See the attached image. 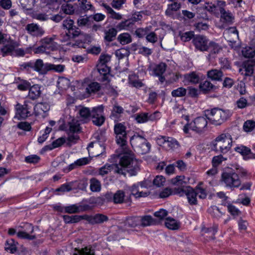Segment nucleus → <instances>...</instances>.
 I'll return each mask as SVG.
<instances>
[{
	"mask_svg": "<svg viewBox=\"0 0 255 255\" xmlns=\"http://www.w3.org/2000/svg\"><path fill=\"white\" fill-rule=\"evenodd\" d=\"M78 206L76 204L71 205L64 207L65 212L69 214L79 213V211H78Z\"/></svg>",
	"mask_w": 255,
	"mask_h": 255,
	"instance_id": "e2e57ef3",
	"label": "nucleus"
},
{
	"mask_svg": "<svg viewBox=\"0 0 255 255\" xmlns=\"http://www.w3.org/2000/svg\"><path fill=\"white\" fill-rule=\"evenodd\" d=\"M225 2L224 1H218L217 5L216 7L217 10L220 11L221 13V18L224 22L231 23L234 20L233 14L229 10H226L223 7L225 5Z\"/></svg>",
	"mask_w": 255,
	"mask_h": 255,
	"instance_id": "9b49d317",
	"label": "nucleus"
},
{
	"mask_svg": "<svg viewBox=\"0 0 255 255\" xmlns=\"http://www.w3.org/2000/svg\"><path fill=\"white\" fill-rule=\"evenodd\" d=\"M111 170H114V171L117 173H123V170L120 169L118 165H115L114 164H106L99 169V174L102 176H104Z\"/></svg>",
	"mask_w": 255,
	"mask_h": 255,
	"instance_id": "4be33fe9",
	"label": "nucleus"
},
{
	"mask_svg": "<svg viewBox=\"0 0 255 255\" xmlns=\"http://www.w3.org/2000/svg\"><path fill=\"white\" fill-rule=\"evenodd\" d=\"M201 80L200 74L195 72H192L184 75V82L187 84H197Z\"/></svg>",
	"mask_w": 255,
	"mask_h": 255,
	"instance_id": "6ab92c4d",
	"label": "nucleus"
},
{
	"mask_svg": "<svg viewBox=\"0 0 255 255\" xmlns=\"http://www.w3.org/2000/svg\"><path fill=\"white\" fill-rule=\"evenodd\" d=\"M100 89V86L97 82H93L90 84L86 89V92L89 93H94Z\"/></svg>",
	"mask_w": 255,
	"mask_h": 255,
	"instance_id": "8fccbe9b",
	"label": "nucleus"
},
{
	"mask_svg": "<svg viewBox=\"0 0 255 255\" xmlns=\"http://www.w3.org/2000/svg\"><path fill=\"white\" fill-rule=\"evenodd\" d=\"M187 90L185 88L180 87L174 90L171 92V95L173 97H182L186 95Z\"/></svg>",
	"mask_w": 255,
	"mask_h": 255,
	"instance_id": "de8ad7c7",
	"label": "nucleus"
},
{
	"mask_svg": "<svg viewBox=\"0 0 255 255\" xmlns=\"http://www.w3.org/2000/svg\"><path fill=\"white\" fill-rule=\"evenodd\" d=\"M27 226H28L29 228L31 229V230L30 232V234H34L33 235H30L29 234H27L25 232H18L17 233V236L18 238L21 239H27L30 240H32L40 236V234H39V229L38 227H34L32 226L30 224H27Z\"/></svg>",
	"mask_w": 255,
	"mask_h": 255,
	"instance_id": "4468645a",
	"label": "nucleus"
},
{
	"mask_svg": "<svg viewBox=\"0 0 255 255\" xmlns=\"http://www.w3.org/2000/svg\"><path fill=\"white\" fill-rule=\"evenodd\" d=\"M41 95L40 87L38 85H34L29 88L28 97L34 100L38 98Z\"/></svg>",
	"mask_w": 255,
	"mask_h": 255,
	"instance_id": "a878e982",
	"label": "nucleus"
},
{
	"mask_svg": "<svg viewBox=\"0 0 255 255\" xmlns=\"http://www.w3.org/2000/svg\"><path fill=\"white\" fill-rule=\"evenodd\" d=\"M97 67L98 71L103 76V81L108 80V75L110 72V68L107 65H103L102 64H98Z\"/></svg>",
	"mask_w": 255,
	"mask_h": 255,
	"instance_id": "bb28decb",
	"label": "nucleus"
},
{
	"mask_svg": "<svg viewBox=\"0 0 255 255\" xmlns=\"http://www.w3.org/2000/svg\"><path fill=\"white\" fill-rule=\"evenodd\" d=\"M166 227L170 230L178 229L179 224L175 219L172 218H167L165 222Z\"/></svg>",
	"mask_w": 255,
	"mask_h": 255,
	"instance_id": "2f4dec72",
	"label": "nucleus"
},
{
	"mask_svg": "<svg viewBox=\"0 0 255 255\" xmlns=\"http://www.w3.org/2000/svg\"><path fill=\"white\" fill-rule=\"evenodd\" d=\"M19 2L23 9L27 10H31L34 3L36 2V0H19Z\"/></svg>",
	"mask_w": 255,
	"mask_h": 255,
	"instance_id": "ea45409f",
	"label": "nucleus"
},
{
	"mask_svg": "<svg viewBox=\"0 0 255 255\" xmlns=\"http://www.w3.org/2000/svg\"><path fill=\"white\" fill-rule=\"evenodd\" d=\"M92 15L86 17H81L78 19L77 23L79 26H87L90 27L91 25V22L90 18Z\"/></svg>",
	"mask_w": 255,
	"mask_h": 255,
	"instance_id": "bf43d9fd",
	"label": "nucleus"
},
{
	"mask_svg": "<svg viewBox=\"0 0 255 255\" xmlns=\"http://www.w3.org/2000/svg\"><path fill=\"white\" fill-rule=\"evenodd\" d=\"M235 150L244 156L249 155V157H250L252 155L251 150L249 148L244 145L236 147L235 148Z\"/></svg>",
	"mask_w": 255,
	"mask_h": 255,
	"instance_id": "c03bdc74",
	"label": "nucleus"
},
{
	"mask_svg": "<svg viewBox=\"0 0 255 255\" xmlns=\"http://www.w3.org/2000/svg\"><path fill=\"white\" fill-rule=\"evenodd\" d=\"M180 8V4L177 2H174L173 3L168 4V8L166 9L165 13L167 15H171L172 13V11H177Z\"/></svg>",
	"mask_w": 255,
	"mask_h": 255,
	"instance_id": "4d7b16f0",
	"label": "nucleus"
},
{
	"mask_svg": "<svg viewBox=\"0 0 255 255\" xmlns=\"http://www.w3.org/2000/svg\"><path fill=\"white\" fill-rule=\"evenodd\" d=\"M117 30L115 28H111L108 30L105 31L104 39L108 42H111L115 38Z\"/></svg>",
	"mask_w": 255,
	"mask_h": 255,
	"instance_id": "c85d7f7f",
	"label": "nucleus"
},
{
	"mask_svg": "<svg viewBox=\"0 0 255 255\" xmlns=\"http://www.w3.org/2000/svg\"><path fill=\"white\" fill-rule=\"evenodd\" d=\"M255 66V60H252L248 61L245 64L244 68L245 71V75L250 76L254 72V67Z\"/></svg>",
	"mask_w": 255,
	"mask_h": 255,
	"instance_id": "473e14b6",
	"label": "nucleus"
},
{
	"mask_svg": "<svg viewBox=\"0 0 255 255\" xmlns=\"http://www.w3.org/2000/svg\"><path fill=\"white\" fill-rule=\"evenodd\" d=\"M0 44L3 45L0 49L3 56L11 54L14 49L18 45V43L11 39L8 35L3 34L1 32H0Z\"/></svg>",
	"mask_w": 255,
	"mask_h": 255,
	"instance_id": "39448f33",
	"label": "nucleus"
},
{
	"mask_svg": "<svg viewBox=\"0 0 255 255\" xmlns=\"http://www.w3.org/2000/svg\"><path fill=\"white\" fill-rule=\"evenodd\" d=\"M140 222V219L137 217H129L127 219L125 224L129 227H134L137 226Z\"/></svg>",
	"mask_w": 255,
	"mask_h": 255,
	"instance_id": "a18cd8bd",
	"label": "nucleus"
},
{
	"mask_svg": "<svg viewBox=\"0 0 255 255\" xmlns=\"http://www.w3.org/2000/svg\"><path fill=\"white\" fill-rule=\"evenodd\" d=\"M165 181V178L162 176H156L153 181V184L157 187H160L163 185Z\"/></svg>",
	"mask_w": 255,
	"mask_h": 255,
	"instance_id": "69168bd1",
	"label": "nucleus"
},
{
	"mask_svg": "<svg viewBox=\"0 0 255 255\" xmlns=\"http://www.w3.org/2000/svg\"><path fill=\"white\" fill-rule=\"evenodd\" d=\"M78 113L80 117L83 119H88L92 115V110L90 111L88 108L84 107L79 109Z\"/></svg>",
	"mask_w": 255,
	"mask_h": 255,
	"instance_id": "79ce46f5",
	"label": "nucleus"
},
{
	"mask_svg": "<svg viewBox=\"0 0 255 255\" xmlns=\"http://www.w3.org/2000/svg\"><path fill=\"white\" fill-rule=\"evenodd\" d=\"M255 128V122L253 120H248L245 122L243 129L246 132H251Z\"/></svg>",
	"mask_w": 255,
	"mask_h": 255,
	"instance_id": "13d9d810",
	"label": "nucleus"
},
{
	"mask_svg": "<svg viewBox=\"0 0 255 255\" xmlns=\"http://www.w3.org/2000/svg\"><path fill=\"white\" fill-rule=\"evenodd\" d=\"M140 222L142 226H147L155 224V220L150 216H145L140 219Z\"/></svg>",
	"mask_w": 255,
	"mask_h": 255,
	"instance_id": "a19ab883",
	"label": "nucleus"
},
{
	"mask_svg": "<svg viewBox=\"0 0 255 255\" xmlns=\"http://www.w3.org/2000/svg\"><path fill=\"white\" fill-rule=\"evenodd\" d=\"M104 107L99 106L92 108V118L93 124L97 126H101L105 122V117L102 115Z\"/></svg>",
	"mask_w": 255,
	"mask_h": 255,
	"instance_id": "9d476101",
	"label": "nucleus"
},
{
	"mask_svg": "<svg viewBox=\"0 0 255 255\" xmlns=\"http://www.w3.org/2000/svg\"><path fill=\"white\" fill-rule=\"evenodd\" d=\"M74 21L71 19H66L63 21V27L67 29L69 33L74 30Z\"/></svg>",
	"mask_w": 255,
	"mask_h": 255,
	"instance_id": "680f3d73",
	"label": "nucleus"
},
{
	"mask_svg": "<svg viewBox=\"0 0 255 255\" xmlns=\"http://www.w3.org/2000/svg\"><path fill=\"white\" fill-rule=\"evenodd\" d=\"M130 144L140 154L148 153L150 149V144L143 136L134 134L130 139Z\"/></svg>",
	"mask_w": 255,
	"mask_h": 255,
	"instance_id": "7ed1b4c3",
	"label": "nucleus"
},
{
	"mask_svg": "<svg viewBox=\"0 0 255 255\" xmlns=\"http://www.w3.org/2000/svg\"><path fill=\"white\" fill-rule=\"evenodd\" d=\"M222 179L226 185L231 187H238L241 185L239 176L235 173H224Z\"/></svg>",
	"mask_w": 255,
	"mask_h": 255,
	"instance_id": "1a4fd4ad",
	"label": "nucleus"
},
{
	"mask_svg": "<svg viewBox=\"0 0 255 255\" xmlns=\"http://www.w3.org/2000/svg\"><path fill=\"white\" fill-rule=\"evenodd\" d=\"M31 103L28 102H25L24 105H21L17 104L16 105L15 109L16 111V116L14 118H18L17 115L19 117L25 119L31 115V108L32 107Z\"/></svg>",
	"mask_w": 255,
	"mask_h": 255,
	"instance_id": "f8f14e48",
	"label": "nucleus"
},
{
	"mask_svg": "<svg viewBox=\"0 0 255 255\" xmlns=\"http://www.w3.org/2000/svg\"><path fill=\"white\" fill-rule=\"evenodd\" d=\"M79 215H74V216H69V215H64L63 216L64 221L66 223H76L79 222Z\"/></svg>",
	"mask_w": 255,
	"mask_h": 255,
	"instance_id": "052dcab7",
	"label": "nucleus"
},
{
	"mask_svg": "<svg viewBox=\"0 0 255 255\" xmlns=\"http://www.w3.org/2000/svg\"><path fill=\"white\" fill-rule=\"evenodd\" d=\"M129 83L133 87L136 88H140L143 86V83L138 79V77L135 74H131L128 77Z\"/></svg>",
	"mask_w": 255,
	"mask_h": 255,
	"instance_id": "72a5a7b5",
	"label": "nucleus"
},
{
	"mask_svg": "<svg viewBox=\"0 0 255 255\" xmlns=\"http://www.w3.org/2000/svg\"><path fill=\"white\" fill-rule=\"evenodd\" d=\"M243 55L246 58H252L255 55V50L251 47H246L243 49Z\"/></svg>",
	"mask_w": 255,
	"mask_h": 255,
	"instance_id": "603ef678",
	"label": "nucleus"
},
{
	"mask_svg": "<svg viewBox=\"0 0 255 255\" xmlns=\"http://www.w3.org/2000/svg\"><path fill=\"white\" fill-rule=\"evenodd\" d=\"M183 193H185L187 196L188 201L191 205L197 204V193L195 192L191 187H188Z\"/></svg>",
	"mask_w": 255,
	"mask_h": 255,
	"instance_id": "412c9836",
	"label": "nucleus"
},
{
	"mask_svg": "<svg viewBox=\"0 0 255 255\" xmlns=\"http://www.w3.org/2000/svg\"><path fill=\"white\" fill-rule=\"evenodd\" d=\"M135 120L138 123H144L147 122V113H141L136 115Z\"/></svg>",
	"mask_w": 255,
	"mask_h": 255,
	"instance_id": "0e129e2a",
	"label": "nucleus"
},
{
	"mask_svg": "<svg viewBox=\"0 0 255 255\" xmlns=\"http://www.w3.org/2000/svg\"><path fill=\"white\" fill-rule=\"evenodd\" d=\"M179 35L181 40L183 42H187L193 38L195 36L193 31H188L184 33L180 32Z\"/></svg>",
	"mask_w": 255,
	"mask_h": 255,
	"instance_id": "3c124183",
	"label": "nucleus"
},
{
	"mask_svg": "<svg viewBox=\"0 0 255 255\" xmlns=\"http://www.w3.org/2000/svg\"><path fill=\"white\" fill-rule=\"evenodd\" d=\"M133 25V20L132 19H128L122 21L117 25V28L121 29H128L131 28Z\"/></svg>",
	"mask_w": 255,
	"mask_h": 255,
	"instance_id": "58836bf2",
	"label": "nucleus"
},
{
	"mask_svg": "<svg viewBox=\"0 0 255 255\" xmlns=\"http://www.w3.org/2000/svg\"><path fill=\"white\" fill-rule=\"evenodd\" d=\"M118 40L122 44L125 45L131 42V37L128 33H124L118 36Z\"/></svg>",
	"mask_w": 255,
	"mask_h": 255,
	"instance_id": "e433bc0d",
	"label": "nucleus"
},
{
	"mask_svg": "<svg viewBox=\"0 0 255 255\" xmlns=\"http://www.w3.org/2000/svg\"><path fill=\"white\" fill-rule=\"evenodd\" d=\"M25 29L32 36L41 37L45 33V31L43 28L36 23H32L27 24L25 26Z\"/></svg>",
	"mask_w": 255,
	"mask_h": 255,
	"instance_id": "2eb2a0df",
	"label": "nucleus"
},
{
	"mask_svg": "<svg viewBox=\"0 0 255 255\" xmlns=\"http://www.w3.org/2000/svg\"><path fill=\"white\" fill-rule=\"evenodd\" d=\"M218 226L217 225L214 226L211 228H206V227H202V235L206 238L214 239V235L217 231Z\"/></svg>",
	"mask_w": 255,
	"mask_h": 255,
	"instance_id": "cd10ccee",
	"label": "nucleus"
},
{
	"mask_svg": "<svg viewBox=\"0 0 255 255\" xmlns=\"http://www.w3.org/2000/svg\"><path fill=\"white\" fill-rule=\"evenodd\" d=\"M68 130L70 132L74 133L80 130V124L77 120L73 119L68 123Z\"/></svg>",
	"mask_w": 255,
	"mask_h": 255,
	"instance_id": "c756f323",
	"label": "nucleus"
},
{
	"mask_svg": "<svg viewBox=\"0 0 255 255\" xmlns=\"http://www.w3.org/2000/svg\"><path fill=\"white\" fill-rule=\"evenodd\" d=\"M207 121L204 117H199L194 119L189 123L186 124L183 128V131L185 133H189L191 129L198 133L203 132L206 128Z\"/></svg>",
	"mask_w": 255,
	"mask_h": 255,
	"instance_id": "20e7f679",
	"label": "nucleus"
},
{
	"mask_svg": "<svg viewBox=\"0 0 255 255\" xmlns=\"http://www.w3.org/2000/svg\"><path fill=\"white\" fill-rule=\"evenodd\" d=\"M207 77L213 81H221L223 73L221 70L212 69L207 72Z\"/></svg>",
	"mask_w": 255,
	"mask_h": 255,
	"instance_id": "393cba45",
	"label": "nucleus"
},
{
	"mask_svg": "<svg viewBox=\"0 0 255 255\" xmlns=\"http://www.w3.org/2000/svg\"><path fill=\"white\" fill-rule=\"evenodd\" d=\"M199 88L204 93H207L213 89L215 88V86L210 81H205L203 83H200Z\"/></svg>",
	"mask_w": 255,
	"mask_h": 255,
	"instance_id": "4c0bfd02",
	"label": "nucleus"
},
{
	"mask_svg": "<svg viewBox=\"0 0 255 255\" xmlns=\"http://www.w3.org/2000/svg\"><path fill=\"white\" fill-rule=\"evenodd\" d=\"M95 248V247L89 245L81 249H76L73 255H96Z\"/></svg>",
	"mask_w": 255,
	"mask_h": 255,
	"instance_id": "5701e85b",
	"label": "nucleus"
},
{
	"mask_svg": "<svg viewBox=\"0 0 255 255\" xmlns=\"http://www.w3.org/2000/svg\"><path fill=\"white\" fill-rule=\"evenodd\" d=\"M185 178L183 176H177L171 179V183L174 185L178 186L173 189L174 194H181L186 190L189 186H187L186 182L184 181Z\"/></svg>",
	"mask_w": 255,
	"mask_h": 255,
	"instance_id": "ddd939ff",
	"label": "nucleus"
},
{
	"mask_svg": "<svg viewBox=\"0 0 255 255\" xmlns=\"http://www.w3.org/2000/svg\"><path fill=\"white\" fill-rule=\"evenodd\" d=\"M193 43L196 49L202 51H207L209 49L208 39L205 36L197 35L193 39Z\"/></svg>",
	"mask_w": 255,
	"mask_h": 255,
	"instance_id": "6e6552de",
	"label": "nucleus"
},
{
	"mask_svg": "<svg viewBox=\"0 0 255 255\" xmlns=\"http://www.w3.org/2000/svg\"><path fill=\"white\" fill-rule=\"evenodd\" d=\"M77 5L78 9L76 13L85 12L90 10H94V7L87 0H78Z\"/></svg>",
	"mask_w": 255,
	"mask_h": 255,
	"instance_id": "a211bd4d",
	"label": "nucleus"
},
{
	"mask_svg": "<svg viewBox=\"0 0 255 255\" xmlns=\"http://www.w3.org/2000/svg\"><path fill=\"white\" fill-rule=\"evenodd\" d=\"M148 31H149V29L147 28H139L135 30V33L137 37H138L139 38H142L147 35Z\"/></svg>",
	"mask_w": 255,
	"mask_h": 255,
	"instance_id": "774afa93",
	"label": "nucleus"
},
{
	"mask_svg": "<svg viewBox=\"0 0 255 255\" xmlns=\"http://www.w3.org/2000/svg\"><path fill=\"white\" fill-rule=\"evenodd\" d=\"M65 141V139L63 137H60L54 140L51 145H46L44 147L45 150H52L55 148L58 147L62 145Z\"/></svg>",
	"mask_w": 255,
	"mask_h": 255,
	"instance_id": "f704fd0d",
	"label": "nucleus"
},
{
	"mask_svg": "<svg viewBox=\"0 0 255 255\" xmlns=\"http://www.w3.org/2000/svg\"><path fill=\"white\" fill-rule=\"evenodd\" d=\"M6 251H9L11 253H14L16 251L15 243L14 240L9 239L6 241L5 246Z\"/></svg>",
	"mask_w": 255,
	"mask_h": 255,
	"instance_id": "49530a36",
	"label": "nucleus"
},
{
	"mask_svg": "<svg viewBox=\"0 0 255 255\" xmlns=\"http://www.w3.org/2000/svg\"><path fill=\"white\" fill-rule=\"evenodd\" d=\"M209 46L210 53L208 54L207 58L209 60H210L211 58H214L217 54L221 52L222 48L219 44L215 43L214 42H210Z\"/></svg>",
	"mask_w": 255,
	"mask_h": 255,
	"instance_id": "b1692460",
	"label": "nucleus"
},
{
	"mask_svg": "<svg viewBox=\"0 0 255 255\" xmlns=\"http://www.w3.org/2000/svg\"><path fill=\"white\" fill-rule=\"evenodd\" d=\"M61 4L62 1L60 0H47L48 8L52 10L58 9Z\"/></svg>",
	"mask_w": 255,
	"mask_h": 255,
	"instance_id": "864d4df0",
	"label": "nucleus"
},
{
	"mask_svg": "<svg viewBox=\"0 0 255 255\" xmlns=\"http://www.w3.org/2000/svg\"><path fill=\"white\" fill-rule=\"evenodd\" d=\"M90 189L93 192H99L101 189L100 182L96 178H92L90 180Z\"/></svg>",
	"mask_w": 255,
	"mask_h": 255,
	"instance_id": "37998d69",
	"label": "nucleus"
},
{
	"mask_svg": "<svg viewBox=\"0 0 255 255\" xmlns=\"http://www.w3.org/2000/svg\"><path fill=\"white\" fill-rule=\"evenodd\" d=\"M61 9L64 13L67 14H73L75 11L76 12L77 10V9H76L72 4L67 3L65 4H62Z\"/></svg>",
	"mask_w": 255,
	"mask_h": 255,
	"instance_id": "5fc2aeb1",
	"label": "nucleus"
},
{
	"mask_svg": "<svg viewBox=\"0 0 255 255\" xmlns=\"http://www.w3.org/2000/svg\"><path fill=\"white\" fill-rule=\"evenodd\" d=\"M226 159V158H225L221 155L214 156L212 159L213 166L214 167H217V166L220 165L223 160H225Z\"/></svg>",
	"mask_w": 255,
	"mask_h": 255,
	"instance_id": "338daca9",
	"label": "nucleus"
},
{
	"mask_svg": "<svg viewBox=\"0 0 255 255\" xmlns=\"http://www.w3.org/2000/svg\"><path fill=\"white\" fill-rule=\"evenodd\" d=\"M114 131L117 143L124 148L127 144L126 127L122 123H118L115 125Z\"/></svg>",
	"mask_w": 255,
	"mask_h": 255,
	"instance_id": "0eeeda50",
	"label": "nucleus"
},
{
	"mask_svg": "<svg viewBox=\"0 0 255 255\" xmlns=\"http://www.w3.org/2000/svg\"><path fill=\"white\" fill-rule=\"evenodd\" d=\"M125 193L123 190H118L114 193V203L122 204L125 202Z\"/></svg>",
	"mask_w": 255,
	"mask_h": 255,
	"instance_id": "7c9ffc66",
	"label": "nucleus"
},
{
	"mask_svg": "<svg viewBox=\"0 0 255 255\" xmlns=\"http://www.w3.org/2000/svg\"><path fill=\"white\" fill-rule=\"evenodd\" d=\"M124 153L120 157L119 163L115 164L118 165L119 168L123 170V173L118 174L126 175V172H128L130 176L135 175L140 169L139 162L136 159L133 154L126 147L122 148Z\"/></svg>",
	"mask_w": 255,
	"mask_h": 255,
	"instance_id": "f257e3e1",
	"label": "nucleus"
},
{
	"mask_svg": "<svg viewBox=\"0 0 255 255\" xmlns=\"http://www.w3.org/2000/svg\"><path fill=\"white\" fill-rule=\"evenodd\" d=\"M225 38L230 42L235 43L239 39L238 32L234 27H230L224 32Z\"/></svg>",
	"mask_w": 255,
	"mask_h": 255,
	"instance_id": "dca6fc26",
	"label": "nucleus"
},
{
	"mask_svg": "<svg viewBox=\"0 0 255 255\" xmlns=\"http://www.w3.org/2000/svg\"><path fill=\"white\" fill-rule=\"evenodd\" d=\"M206 114L207 118L212 124L215 125H220L229 117V114L221 109H213Z\"/></svg>",
	"mask_w": 255,
	"mask_h": 255,
	"instance_id": "423d86ee",
	"label": "nucleus"
},
{
	"mask_svg": "<svg viewBox=\"0 0 255 255\" xmlns=\"http://www.w3.org/2000/svg\"><path fill=\"white\" fill-rule=\"evenodd\" d=\"M108 220V217L104 215L97 214L93 216L92 224H102Z\"/></svg>",
	"mask_w": 255,
	"mask_h": 255,
	"instance_id": "c9c22d12",
	"label": "nucleus"
},
{
	"mask_svg": "<svg viewBox=\"0 0 255 255\" xmlns=\"http://www.w3.org/2000/svg\"><path fill=\"white\" fill-rule=\"evenodd\" d=\"M53 66L51 64H44L41 59H37L34 64V70L41 74H46L50 70V68Z\"/></svg>",
	"mask_w": 255,
	"mask_h": 255,
	"instance_id": "f3484780",
	"label": "nucleus"
},
{
	"mask_svg": "<svg viewBox=\"0 0 255 255\" xmlns=\"http://www.w3.org/2000/svg\"><path fill=\"white\" fill-rule=\"evenodd\" d=\"M58 86L62 90H66L70 86V81L65 78H60L57 82Z\"/></svg>",
	"mask_w": 255,
	"mask_h": 255,
	"instance_id": "6e6d98bb",
	"label": "nucleus"
},
{
	"mask_svg": "<svg viewBox=\"0 0 255 255\" xmlns=\"http://www.w3.org/2000/svg\"><path fill=\"white\" fill-rule=\"evenodd\" d=\"M167 65L164 63H160L157 65L153 69L154 75L159 77V80L161 83H163L165 78L162 75L165 72Z\"/></svg>",
	"mask_w": 255,
	"mask_h": 255,
	"instance_id": "aec40b11",
	"label": "nucleus"
},
{
	"mask_svg": "<svg viewBox=\"0 0 255 255\" xmlns=\"http://www.w3.org/2000/svg\"><path fill=\"white\" fill-rule=\"evenodd\" d=\"M232 138L229 133H222L216 137L214 144L217 151L223 153H227L231 148Z\"/></svg>",
	"mask_w": 255,
	"mask_h": 255,
	"instance_id": "f03ea898",
	"label": "nucleus"
},
{
	"mask_svg": "<svg viewBox=\"0 0 255 255\" xmlns=\"http://www.w3.org/2000/svg\"><path fill=\"white\" fill-rule=\"evenodd\" d=\"M179 145V143L176 140L172 138V137H168L165 148L168 149H174L177 148Z\"/></svg>",
	"mask_w": 255,
	"mask_h": 255,
	"instance_id": "09e8293b",
	"label": "nucleus"
}]
</instances>
